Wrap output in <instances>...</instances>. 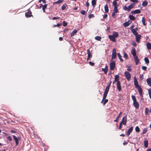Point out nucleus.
I'll return each instance as SVG.
<instances>
[{
  "mask_svg": "<svg viewBox=\"0 0 151 151\" xmlns=\"http://www.w3.org/2000/svg\"><path fill=\"white\" fill-rule=\"evenodd\" d=\"M134 84L135 88H137L140 96L142 95V90L141 86L139 85L137 79L135 77L134 78Z\"/></svg>",
  "mask_w": 151,
  "mask_h": 151,
  "instance_id": "1",
  "label": "nucleus"
},
{
  "mask_svg": "<svg viewBox=\"0 0 151 151\" xmlns=\"http://www.w3.org/2000/svg\"><path fill=\"white\" fill-rule=\"evenodd\" d=\"M132 98L133 101V105L134 106L136 109H138L139 107V104L137 101L135 96L134 95H132Z\"/></svg>",
  "mask_w": 151,
  "mask_h": 151,
  "instance_id": "2",
  "label": "nucleus"
},
{
  "mask_svg": "<svg viewBox=\"0 0 151 151\" xmlns=\"http://www.w3.org/2000/svg\"><path fill=\"white\" fill-rule=\"evenodd\" d=\"M125 76L128 81H129L131 79V76L130 73L128 71L124 72Z\"/></svg>",
  "mask_w": 151,
  "mask_h": 151,
  "instance_id": "3",
  "label": "nucleus"
},
{
  "mask_svg": "<svg viewBox=\"0 0 151 151\" xmlns=\"http://www.w3.org/2000/svg\"><path fill=\"white\" fill-rule=\"evenodd\" d=\"M32 14V13L29 9L28 10L27 12H26L25 13V16L27 18H29L31 17L32 16H33Z\"/></svg>",
  "mask_w": 151,
  "mask_h": 151,
  "instance_id": "4",
  "label": "nucleus"
},
{
  "mask_svg": "<svg viewBox=\"0 0 151 151\" xmlns=\"http://www.w3.org/2000/svg\"><path fill=\"white\" fill-rule=\"evenodd\" d=\"M115 66V63L114 61L111 62L110 64V69L111 70H113Z\"/></svg>",
  "mask_w": 151,
  "mask_h": 151,
  "instance_id": "5",
  "label": "nucleus"
},
{
  "mask_svg": "<svg viewBox=\"0 0 151 151\" xmlns=\"http://www.w3.org/2000/svg\"><path fill=\"white\" fill-rule=\"evenodd\" d=\"M127 122V116H125L123 117L122 119V121L120 123L123 124L124 125H125L126 124Z\"/></svg>",
  "mask_w": 151,
  "mask_h": 151,
  "instance_id": "6",
  "label": "nucleus"
},
{
  "mask_svg": "<svg viewBox=\"0 0 151 151\" xmlns=\"http://www.w3.org/2000/svg\"><path fill=\"white\" fill-rule=\"evenodd\" d=\"M116 50L115 49H114L112 50V59H114L116 57Z\"/></svg>",
  "mask_w": 151,
  "mask_h": 151,
  "instance_id": "7",
  "label": "nucleus"
},
{
  "mask_svg": "<svg viewBox=\"0 0 151 151\" xmlns=\"http://www.w3.org/2000/svg\"><path fill=\"white\" fill-rule=\"evenodd\" d=\"M117 88L119 91H121L122 90L121 83L120 81L117 82Z\"/></svg>",
  "mask_w": 151,
  "mask_h": 151,
  "instance_id": "8",
  "label": "nucleus"
},
{
  "mask_svg": "<svg viewBox=\"0 0 151 151\" xmlns=\"http://www.w3.org/2000/svg\"><path fill=\"white\" fill-rule=\"evenodd\" d=\"M108 37L110 40L111 41H113V42H116V40L115 39V38L113 35H109Z\"/></svg>",
  "mask_w": 151,
  "mask_h": 151,
  "instance_id": "9",
  "label": "nucleus"
},
{
  "mask_svg": "<svg viewBox=\"0 0 151 151\" xmlns=\"http://www.w3.org/2000/svg\"><path fill=\"white\" fill-rule=\"evenodd\" d=\"M131 53L132 55H133L134 57L137 56L136 55V50L134 48H133L132 49V50L131 51Z\"/></svg>",
  "mask_w": 151,
  "mask_h": 151,
  "instance_id": "10",
  "label": "nucleus"
},
{
  "mask_svg": "<svg viewBox=\"0 0 151 151\" xmlns=\"http://www.w3.org/2000/svg\"><path fill=\"white\" fill-rule=\"evenodd\" d=\"M141 13V11L140 9H136L131 12V13L132 14H137Z\"/></svg>",
  "mask_w": 151,
  "mask_h": 151,
  "instance_id": "11",
  "label": "nucleus"
},
{
  "mask_svg": "<svg viewBox=\"0 0 151 151\" xmlns=\"http://www.w3.org/2000/svg\"><path fill=\"white\" fill-rule=\"evenodd\" d=\"M135 4L134 3H132L131 4L128 6V12H129L131 9L133 8Z\"/></svg>",
  "mask_w": 151,
  "mask_h": 151,
  "instance_id": "12",
  "label": "nucleus"
},
{
  "mask_svg": "<svg viewBox=\"0 0 151 151\" xmlns=\"http://www.w3.org/2000/svg\"><path fill=\"white\" fill-rule=\"evenodd\" d=\"M134 59L135 61V62L136 65H138V64L139 62V59L138 56H135V57H134Z\"/></svg>",
  "mask_w": 151,
  "mask_h": 151,
  "instance_id": "13",
  "label": "nucleus"
},
{
  "mask_svg": "<svg viewBox=\"0 0 151 151\" xmlns=\"http://www.w3.org/2000/svg\"><path fill=\"white\" fill-rule=\"evenodd\" d=\"M133 129V127H131L128 129L127 132V136H128L130 134V133L132 131Z\"/></svg>",
  "mask_w": 151,
  "mask_h": 151,
  "instance_id": "14",
  "label": "nucleus"
},
{
  "mask_svg": "<svg viewBox=\"0 0 151 151\" xmlns=\"http://www.w3.org/2000/svg\"><path fill=\"white\" fill-rule=\"evenodd\" d=\"M102 71L104 72L105 74H106L107 73L108 70V66L106 65L105 68H102Z\"/></svg>",
  "mask_w": 151,
  "mask_h": 151,
  "instance_id": "15",
  "label": "nucleus"
},
{
  "mask_svg": "<svg viewBox=\"0 0 151 151\" xmlns=\"http://www.w3.org/2000/svg\"><path fill=\"white\" fill-rule=\"evenodd\" d=\"M13 137L15 141L16 145H17L19 144V139L18 138L14 135H13Z\"/></svg>",
  "mask_w": 151,
  "mask_h": 151,
  "instance_id": "16",
  "label": "nucleus"
},
{
  "mask_svg": "<svg viewBox=\"0 0 151 151\" xmlns=\"http://www.w3.org/2000/svg\"><path fill=\"white\" fill-rule=\"evenodd\" d=\"M136 37V40L137 42H139V40L141 38V35H138Z\"/></svg>",
  "mask_w": 151,
  "mask_h": 151,
  "instance_id": "17",
  "label": "nucleus"
},
{
  "mask_svg": "<svg viewBox=\"0 0 151 151\" xmlns=\"http://www.w3.org/2000/svg\"><path fill=\"white\" fill-rule=\"evenodd\" d=\"M122 111L120 112L119 113V114H118V115L117 116V117L116 119L114 120V122H116L118 121V120H119V119L120 118V116L121 115H122Z\"/></svg>",
  "mask_w": 151,
  "mask_h": 151,
  "instance_id": "18",
  "label": "nucleus"
},
{
  "mask_svg": "<svg viewBox=\"0 0 151 151\" xmlns=\"http://www.w3.org/2000/svg\"><path fill=\"white\" fill-rule=\"evenodd\" d=\"M130 23H131L130 22V21L129 20L127 22L124 23L123 24V26L125 27H126L129 26L130 24Z\"/></svg>",
  "mask_w": 151,
  "mask_h": 151,
  "instance_id": "19",
  "label": "nucleus"
},
{
  "mask_svg": "<svg viewBox=\"0 0 151 151\" xmlns=\"http://www.w3.org/2000/svg\"><path fill=\"white\" fill-rule=\"evenodd\" d=\"M108 92H107L104 91V94L103 95V101L104 100V99H106L107 96V95L108 94Z\"/></svg>",
  "mask_w": 151,
  "mask_h": 151,
  "instance_id": "20",
  "label": "nucleus"
},
{
  "mask_svg": "<svg viewBox=\"0 0 151 151\" xmlns=\"http://www.w3.org/2000/svg\"><path fill=\"white\" fill-rule=\"evenodd\" d=\"M108 99H105L103 101V99L101 102V103L103 104V105H105L108 102Z\"/></svg>",
  "mask_w": 151,
  "mask_h": 151,
  "instance_id": "21",
  "label": "nucleus"
},
{
  "mask_svg": "<svg viewBox=\"0 0 151 151\" xmlns=\"http://www.w3.org/2000/svg\"><path fill=\"white\" fill-rule=\"evenodd\" d=\"M119 76L118 75H116L114 76L115 81L117 82L119 81Z\"/></svg>",
  "mask_w": 151,
  "mask_h": 151,
  "instance_id": "22",
  "label": "nucleus"
},
{
  "mask_svg": "<svg viewBox=\"0 0 151 151\" xmlns=\"http://www.w3.org/2000/svg\"><path fill=\"white\" fill-rule=\"evenodd\" d=\"M146 46L148 50L151 49V44L150 42H147L146 44Z\"/></svg>",
  "mask_w": 151,
  "mask_h": 151,
  "instance_id": "23",
  "label": "nucleus"
},
{
  "mask_svg": "<svg viewBox=\"0 0 151 151\" xmlns=\"http://www.w3.org/2000/svg\"><path fill=\"white\" fill-rule=\"evenodd\" d=\"M113 35L114 36L115 38H116L118 36L119 34L117 32L114 31L113 32Z\"/></svg>",
  "mask_w": 151,
  "mask_h": 151,
  "instance_id": "24",
  "label": "nucleus"
},
{
  "mask_svg": "<svg viewBox=\"0 0 151 151\" xmlns=\"http://www.w3.org/2000/svg\"><path fill=\"white\" fill-rule=\"evenodd\" d=\"M77 32V30L76 29L74 30L70 34L71 37H72L74 36V35Z\"/></svg>",
  "mask_w": 151,
  "mask_h": 151,
  "instance_id": "25",
  "label": "nucleus"
},
{
  "mask_svg": "<svg viewBox=\"0 0 151 151\" xmlns=\"http://www.w3.org/2000/svg\"><path fill=\"white\" fill-rule=\"evenodd\" d=\"M135 29H131V31L133 33L134 35L135 36H136L137 35H138V33L137 32V31L135 30Z\"/></svg>",
  "mask_w": 151,
  "mask_h": 151,
  "instance_id": "26",
  "label": "nucleus"
},
{
  "mask_svg": "<svg viewBox=\"0 0 151 151\" xmlns=\"http://www.w3.org/2000/svg\"><path fill=\"white\" fill-rule=\"evenodd\" d=\"M147 82L149 86H151V80L150 78H148L147 80Z\"/></svg>",
  "mask_w": 151,
  "mask_h": 151,
  "instance_id": "27",
  "label": "nucleus"
},
{
  "mask_svg": "<svg viewBox=\"0 0 151 151\" xmlns=\"http://www.w3.org/2000/svg\"><path fill=\"white\" fill-rule=\"evenodd\" d=\"M91 52L89 50V49H88L87 50V54H88V57H92V55L91 54Z\"/></svg>",
  "mask_w": 151,
  "mask_h": 151,
  "instance_id": "28",
  "label": "nucleus"
},
{
  "mask_svg": "<svg viewBox=\"0 0 151 151\" xmlns=\"http://www.w3.org/2000/svg\"><path fill=\"white\" fill-rule=\"evenodd\" d=\"M63 0H58L56 1H55L53 3V4H59L62 3L63 1Z\"/></svg>",
  "mask_w": 151,
  "mask_h": 151,
  "instance_id": "29",
  "label": "nucleus"
},
{
  "mask_svg": "<svg viewBox=\"0 0 151 151\" xmlns=\"http://www.w3.org/2000/svg\"><path fill=\"white\" fill-rule=\"evenodd\" d=\"M104 9L105 11V12L106 13H107L108 12L109 10L108 6V5L107 4H106L104 6Z\"/></svg>",
  "mask_w": 151,
  "mask_h": 151,
  "instance_id": "30",
  "label": "nucleus"
},
{
  "mask_svg": "<svg viewBox=\"0 0 151 151\" xmlns=\"http://www.w3.org/2000/svg\"><path fill=\"white\" fill-rule=\"evenodd\" d=\"M129 18L131 20H132V21H134L135 19V17L132 15H130L129 16Z\"/></svg>",
  "mask_w": 151,
  "mask_h": 151,
  "instance_id": "31",
  "label": "nucleus"
},
{
  "mask_svg": "<svg viewBox=\"0 0 151 151\" xmlns=\"http://www.w3.org/2000/svg\"><path fill=\"white\" fill-rule=\"evenodd\" d=\"M117 56L119 58V59L120 60V61L122 62H123V60L122 58V56L121 55V54L119 53H117Z\"/></svg>",
  "mask_w": 151,
  "mask_h": 151,
  "instance_id": "32",
  "label": "nucleus"
},
{
  "mask_svg": "<svg viewBox=\"0 0 151 151\" xmlns=\"http://www.w3.org/2000/svg\"><path fill=\"white\" fill-rule=\"evenodd\" d=\"M147 4L148 2L146 1H143L142 3V5L144 7H146L147 5Z\"/></svg>",
  "mask_w": 151,
  "mask_h": 151,
  "instance_id": "33",
  "label": "nucleus"
},
{
  "mask_svg": "<svg viewBox=\"0 0 151 151\" xmlns=\"http://www.w3.org/2000/svg\"><path fill=\"white\" fill-rule=\"evenodd\" d=\"M47 6V4H45L42 7V9L44 12H45V9L46 8Z\"/></svg>",
  "mask_w": 151,
  "mask_h": 151,
  "instance_id": "34",
  "label": "nucleus"
},
{
  "mask_svg": "<svg viewBox=\"0 0 151 151\" xmlns=\"http://www.w3.org/2000/svg\"><path fill=\"white\" fill-rule=\"evenodd\" d=\"M148 141L147 140H145L144 141V146L145 148H147L148 146Z\"/></svg>",
  "mask_w": 151,
  "mask_h": 151,
  "instance_id": "35",
  "label": "nucleus"
},
{
  "mask_svg": "<svg viewBox=\"0 0 151 151\" xmlns=\"http://www.w3.org/2000/svg\"><path fill=\"white\" fill-rule=\"evenodd\" d=\"M143 24L144 26H145L146 25V24L145 23V19L144 17H142V20Z\"/></svg>",
  "mask_w": 151,
  "mask_h": 151,
  "instance_id": "36",
  "label": "nucleus"
},
{
  "mask_svg": "<svg viewBox=\"0 0 151 151\" xmlns=\"http://www.w3.org/2000/svg\"><path fill=\"white\" fill-rule=\"evenodd\" d=\"M95 39L96 40L100 41L101 39V37L99 36H97L95 37Z\"/></svg>",
  "mask_w": 151,
  "mask_h": 151,
  "instance_id": "37",
  "label": "nucleus"
},
{
  "mask_svg": "<svg viewBox=\"0 0 151 151\" xmlns=\"http://www.w3.org/2000/svg\"><path fill=\"white\" fill-rule=\"evenodd\" d=\"M117 1H114L113 2V5L114 6V7L115 6H118V5H117V3L116 2Z\"/></svg>",
  "mask_w": 151,
  "mask_h": 151,
  "instance_id": "38",
  "label": "nucleus"
},
{
  "mask_svg": "<svg viewBox=\"0 0 151 151\" xmlns=\"http://www.w3.org/2000/svg\"><path fill=\"white\" fill-rule=\"evenodd\" d=\"M144 60L146 63L148 64L149 63V59L147 57L145 58H144Z\"/></svg>",
  "mask_w": 151,
  "mask_h": 151,
  "instance_id": "39",
  "label": "nucleus"
},
{
  "mask_svg": "<svg viewBox=\"0 0 151 151\" xmlns=\"http://www.w3.org/2000/svg\"><path fill=\"white\" fill-rule=\"evenodd\" d=\"M91 4L93 6H95L96 4V0H92Z\"/></svg>",
  "mask_w": 151,
  "mask_h": 151,
  "instance_id": "40",
  "label": "nucleus"
},
{
  "mask_svg": "<svg viewBox=\"0 0 151 151\" xmlns=\"http://www.w3.org/2000/svg\"><path fill=\"white\" fill-rule=\"evenodd\" d=\"M114 13H117L118 12V10L117 9V6H115L114 7Z\"/></svg>",
  "mask_w": 151,
  "mask_h": 151,
  "instance_id": "41",
  "label": "nucleus"
},
{
  "mask_svg": "<svg viewBox=\"0 0 151 151\" xmlns=\"http://www.w3.org/2000/svg\"><path fill=\"white\" fill-rule=\"evenodd\" d=\"M67 5L66 4H63L62 6V10H63L65 9L66 8V6Z\"/></svg>",
  "mask_w": 151,
  "mask_h": 151,
  "instance_id": "42",
  "label": "nucleus"
},
{
  "mask_svg": "<svg viewBox=\"0 0 151 151\" xmlns=\"http://www.w3.org/2000/svg\"><path fill=\"white\" fill-rule=\"evenodd\" d=\"M95 17V16H94L93 14H90L88 16V18L90 19L91 18H93Z\"/></svg>",
  "mask_w": 151,
  "mask_h": 151,
  "instance_id": "43",
  "label": "nucleus"
},
{
  "mask_svg": "<svg viewBox=\"0 0 151 151\" xmlns=\"http://www.w3.org/2000/svg\"><path fill=\"white\" fill-rule=\"evenodd\" d=\"M135 131L137 132H139L140 131V129L139 127L137 126L135 128Z\"/></svg>",
  "mask_w": 151,
  "mask_h": 151,
  "instance_id": "44",
  "label": "nucleus"
},
{
  "mask_svg": "<svg viewBox=\"0 0 151 151\" xmlns=\"http://www.w3.org/2000/svg\"><path fill=\"white\" fill-rule=\"evenodd\" d=\"M147 128H145L143 129V131L142 132V134H145V133H146L147 132Z\"/></svg>",
  "mask_w": 151,
  "mask_h": 151,
  "instance_id": "45",
  "label": "nucleus"
},
{
  "mask_svg": "<svg viewBox=\"0 0 151 151\" xmlns=\"http://www.w3.org/2000/svg\"><path fill=\"white\" fill-rule=\"evenodd\" d=\"M148 93L150 98L151 99V89L150 88L148 90Z\"/></svg>",
  "mask_w": 151,
  "mask_h": 151,
  "instance_id": "46",
  "label": "nucleus"
},
{
  "mask_svg": "<svg viewBox=\"0 0 151 151\" xmlns=\"http://www.w3.org/2000/svg\"><path fill=\"white\" fill-rule=\"evenodd\" d=\"M149 109L148 108H146L145 109V115H147L148 113Z\"/></svg>",
  "mask_w": 151,
  "mask_h": 151,
  "instance_id": "47",
  "label": "nucleus"
},
{
  "mask_svg": "<svg viewBox=\"0 0 151 151\" xmlns=\"http://www.w3.org/2000/svg\"><path fill=\"white\" fill-rule=\"evenodd\" d=\"M86 12L85 10H82L81 11V13L82 15H85L86 14Z\"/></svg>",
  "mask_w": 151,
  "mask_h": 151,
  "instance_id": "48",
  "label": "nucleus"
},
{
  "mask_svg": "<svg viewBox=\"0 0 151 151\" xmlns=\"http://www.w3.org/2000/svg\"><path fill=\"white\" fill-rule=\"evenodd\" d=\"M110 87L109 86H107L106 88L105 91L108 92Z\"/></svg>",
  "mask_w": 151,
  "mask_h": 151,
  "instance_id": "49",
  "label": "nucleus"
},
{
  "mask_svg": "<svg viewBox=\"0 0 151 151\" xmlns=\"http://www.w3.org/2000/svg\"><path fill=\"white\" fill-rule=\"evenodd\" d=\"M124 57L126 59H127L128 58L127 54L125 52H124Z\"/></svg>",
  "mask_w": 151,
  "mask_h": 151,
  "instance_id": "50",
  "label": "nucleus"
},
{
  "mask_svg": "<svg viewBox=\"0 0 151 151\" xmlns=\"http://www.w3.org/2000/svg\"><path fill=\"white\" fill-rule=\"evenodd\" d=\"M67 23L65 21H63V25L64 27H65L67 26Z\"/></svg>",
  "mask_w": 151,
  "mask_h": 151,
  "instance_id": "51",
  "label": "nucleus"
},
{
  "mask_svg": "<svg viewBox=\"0 0 151 151\" xmlns=\"http://www.w3.org/2000/svg\"><path fill=\"white\" fill-rule=\"evenodd\" d=\"M123 9L125 10H127L128 11V7L126 6H125L123 7Z\"/></svg>",
  "mask_w": 151,
  "mask_h": 151,
  "instance_id": "52",
  "label": "nucleus"
},
{
  "mask_svg": "<svg viewBox=\"0 0 151 151\" xmlns=\"http://www.w3.org/2000/svg\"><path fill=\"white\" fill-rule=\"evenodd\" d=\"M7 138L10 141H12V138L10 136H8L7 137Z\"/></svg>",
  "mask_w": 151,
  "mask_h": 151,
  "instance_id": "53",
  "label": "nucleus"
},
{
  "mask_svg": "<svg viewBox=\"0 0 151 151\" xmlns=\"http://www.w3.org/2000/svg\"><path fill=\"white\" fill-rule=\"evenodd\" d=\"M89 64L91 65V66H93L95 64H94V63H93V62H92L91 61H90L89 62Z\"/></svg>",
  "mask_w": 151,
  "mask_h": 151,
  "instance_id": "54",
  "label": "nucleus"
},
{
  "mask_svg": "<svg viewBox=\"0 0 151 151\" xmlns=\"http://www.w3.org/2000/svg\"><path fill=\"white\" fill-rule=\"evenodd\" d=\"M142 69L143 70H145L147 69V67L145 66H142Z\"/></svg>",
  "mask_w": 151,
  "mask_h": 151,
  "instance_id": "55",
  "label": "nucleus"
},
{
  "mask_svg": "<svg viewBox=\"0 0 151 151\" xmlns=\"http://www.w3.org/2000/svg\"><path fill=\"white\" fill-rule=\"evenodd\" d=\"M130 1L134 3H137L138 2V0H130Z\"/></svg>",
  "mask_w": 151,
  "mask_h": 151,
  "instance_id": "56",
  "label": "nucleus"
},
{
  "mask_svg": "<svg viewBox=\"0 0 151 151\" xmlns=\"http://www.w3.org/2000/svg\"><path fill=\"white\" fill-rule=\"evenodd\" d=\"M114 13V12H113L111 14V16L112 17H114V18H115V13Z\"/></svg>",
  "mask_w": 151,
  "mask_h": 151,
  "instance_id": "57",
  "label": "nucleus"
},
{
  "mask_svg": "<svg viewBox=\"0 0 151 151\" xmlns=\"http://www.w3.org/2000/svg\"><path fill=\"white\" fill-rule=\"evenodd\" d=\"M132 45L134 46H135L137 45L136 43H135V42H132Z\"/></svg>",
  "mask_w": 151,
  "mask_h": 151,
  "instance_id": "58",
  "label": "nucleus"
},
{
  "mask_svg": "<svg viewBox=\"0 0 151 151\" xmlns=\"http://www.w3.org/2000/svg\"><path fill=\"white\" fill-rule=\"evenodd\" d=\"M60 17H53L52 18V19L53 20H55V19H58L59 18H60Z\"/></svg>",
  "mask_w": 151,
  "mask_h": 151,
  "instance_id": "59",
  "label": "nucleus"
},
{
  "mask_svg": "<svg viewBox=\"0 0 151 151\" xmlns=\"http://www.w3.org/2000/svg\"><path fill=\"white\" fill-rule=\"evenodd\" d=\"M122 124L121 123H120L119 124V129H121L122 127Z\"/></svg>",
  "mask_w": 151,
  "mask_h": 151,
  "instance_id": "60",
  "label": "nucleus"
},
{
  "mask_svg": "<svg viewBox=\"0 0 151 151\" xmlns=\"http://www.w3.org/2000/svg\"><path fill=\"white\" fill-rule=\"evenodd\" d=\"M107 17V14H105L103 16V18L104 19H106Z\"/></svg>",
  "mask_w": 151,
  "mask_h": 151,
  "instance_id": "61",
  "label": "nucleus"
},
{
  "mask_svg": "<svg viewBox=\"0 0 151 151\" xmlns=\"http://www.w3.org/2000/svg\"><path fill=\"white\" fill-rule=\"evenodd\" d=\"M128 143V142L125 141H124V142L123 143V145H127Z\"/></svg>",
  "mask_w": 151,
  "mask_h": 151,
  "instance_id": "62",
  "label": "nucleus"
},
{
  "mask_svg": "<svg viewBox=\"0 0 151 151\" xmlns=\"http://www.w3.org/2000/svg\"><path fill=\"white\" fill-rule=\"evenodd\" d=\"M130 68V67L129 68H128L127 69V70L128 71H130V72L132 70V69Z\"/></svg>",
  "mask_w": 151,
  "mask_h": 151,
  "instance_id": "63",
  "label": "nucleus"
},
{
  "mask_svg": "<svg viewBox=\"0 0 151 151\" xmlns=\"http://www.w3.org/2000/svg\"><path fill=\"white\" fill-rule=\"evenodd\" d=\"M140 78L142 80L143 78V75H140L139 76Z\"/></svg>",
  "mask_w": 151,
  "mask_h": 151,
  "instance_id": "64",
  "label": "nucleus"
}]
</instances>
